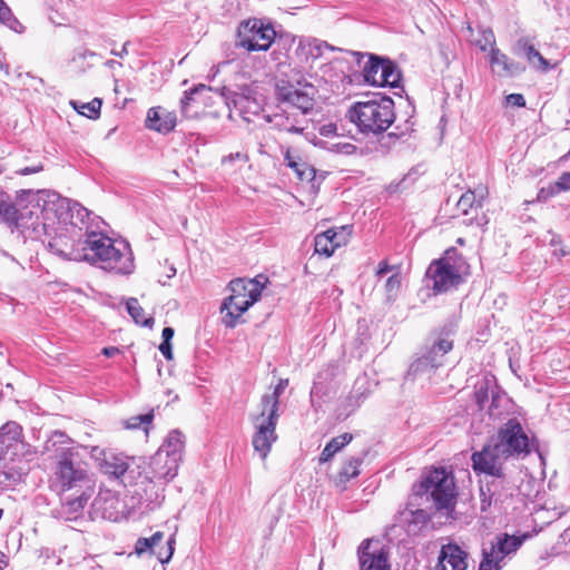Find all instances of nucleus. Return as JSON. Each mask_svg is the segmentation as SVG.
<instances>
[{"instance_id":"1","label":"nucleus","mask_w":570,"mask_h":570,"mask_svg":"<svg viewBox=\"0 0 570 570\" xmlns=\"http://www.w3.org/2000/svg\"><path fill=\"white\" fill-rule=\"evenodd\" d=\"M50 488L59 495L92 491L90 476L76 448L62 446L57 450Z\"/></svg>"},{"instance_id":"2","label":"nucleus","mask_w":570,"mask_h":570,"mask_svg":"<svg viewBox=\"0 0 570 570\" xmlns=\"http://www.w3.org/2000/svg\"><path fill=\"white\" fill-rule=\"evenodd\" d=\"M348 119L364 134H381L395 119L394 101L387 96L375 95L372 99L355 102L347 111Z\"/></svg>"},{"instance_id":"3","label":"nucleus","mask_w":570,"mask_h":570,"mask_svg":"<svg viewBox=\"0 0 570 570\" xmlns=\"http://www.w3.org/2000/svg\"><path fill=\"white\" fill-rule=\"evenodd\" d=\"M263 287L258 277L233 279L229 283L232 294L224 299L220 306V312L224 314L223 323L227 327H235L238 318L261 298Z\"/></svg>"},{"instance_id":"4","label":"nucleus","mask_w":570,"mask_h":570,"mask_svg":"<svg viewBox=\"0 0 570 570\" xmlns=\"http://www.w3.org/2000/svg\"><path fill=\"white\" fill-rule=\"evenodd\" d=\"M315 94V87L296 67L292 68L285 78L278 79L275 86L276 99L299 109L304 115L313 109Z\"/></svg>"},{"instance_id":"5","label":"nucleus","mask_w":570,"mask_h":570,"mask_svg":"<svg viewBox=\"0 0 570 570\" xmlns=\"http://www.w3.org/2000/svg\"><path fill=\"white\" fill-rule=\"evenodd\" d=\"M421 492L430 495L436 510L450 509L455 502L454 478L445 469H434L421 482Z\"/></svg>"},{"instance_id":"6","label":"nucleus","mask_w":570,"mask_h":570,"mask_svg":"<svg viewBox=\"0 0 570 570\" xmlns=\"http://www.w3.org/2000/svg\"><path fill=\"white\" fill-rule=\"evenodd\" d=\"M366 58L363 66V77L366 83L376 87H400L402 73L399 67L389 58L373 53H360Z\"/></svg>"},{"instance_id":"7","label":"nucleus","mask_w":570,"mask_h":570,"mask_svg":"<svg viewBox=\"0 0 570 570\" xmlns=\"http://www.w3.org/2000/svg\"><path fill=\"white\" fill-rule=\"evenodd\" d=\"M508 458L525 456L531 452L529 436L517 419H510L498 431L492 441Z\"/></svg>"},{"instance_id":"8","label":"nucleus","mask_w":570,"mask_h":570,"mask_svg":"<svg viewBox=\"0 0 570 570\" xmlns=\"http://www.w3.org/2000/svg\"><path fill=\"white\" fill-rule=\"evenodd\" d=\"M141 474L142 463L140 458L118 453L109 459V487L112 485L118 493L119 490L116 488L126 489L135 485Z\"/></svg>"},{"instance_id":"9","label":"nucleus","mask_w":570,"mask_h":570,"mask_svg":"<svg viewBox=\"0 0 570 570\" xmlns=\"http://www.w3.org/2000/svg\"><path fill=\"white\" fill-rule=\"evenodd\" d=\"M279 419V413L265 412L261 410L258 414H252L250 421L254 426V434L252 438V445L261 456L266 460L273 444L277 441L276 425Z\"/></svg>"},{"instance_id":"10","label":"nucleus","mask_w":570,"mask_h":570,"mask_svg":"<svg viewBox=\"0 0 570 570\" xmlns=\"http://www.w3.org/2000/svg\"><path fill=\"white\" fill-rule=\"evenodd\" d=\"M107 236L102 232H96L90 226L86 227L85 238H79L73 245L71 256L75 261L88 262L105 268L107 262Z\"/></svg>"},{"instance_id":"11","label":"nucleus","mask_w":570,"mask_h":570,"mask_svg":"<svg viewBox=\"0 0 570 570\" xmlns=\"http://www.w3.org/2000/svg\"><path fill=\"white\" fill-rule=\"evenodd\" d=\"M275 30L269 24H264L258 19L242 22L238 31L236 46L247 51H266L274 41Z\"/></svg>"},{"instance_id":"12","label":"nucleus","mask_w":570,"mask_h":570,"mask_svg":"<svg viewBox=\"0 0 570 570\" xmlns=\"http://www.w3.org/2000/svg\"><path fill=\"white\" fill-rule=\"evenodd\" d=\"M135 271V258L129 242L115 232H109V273L130 275Z\"/></svg>"},{"instance_id":"13","label":"nucleus","mask_w":570,"mask_h":570,"mask_svg":"<svg viewBox=\"0 0 570 570\" xmlns=\"http://www.w3.org/2000/svg\"><path fill=\"white\" fill-rule=\"evenodd\" d=\"M426 276L432 279L435 293L448 292L462 283L460 271L450 258L433 262L428 268Z\"/></svg>"},{"instance_id":"14","label":"nucleus","mask_w":570,"mask_h":570,"mask_svg":"<svg viewBox=\"0 0 570 570\" xmlns=\"http://www.w3.org/2000/svg\"><path fill=\"white\" fill-rule=\"evenodd\" d=\"M508 459L493 442L484 445L481 451L474 452L471 456L474 472L491 476L502 475L504 472L503 464Z\"/></svg>"},{"instance_id":"15","label":"nucleus","mask_w":570,"mask_h":570,"mask_svg":"<svg viewBox=\"0 0 570 570\" xmlns=\"http://www.w3.org/2000/svg\"><path fill=\"white\" fill-rule=\"evenodd\" d=\"M230 102L229 117L234 115L240 117L243 120L249 122L254 116H257L262 110V105L255 97L252 88L244 86L228 98Z\"/></svg>"},{"instance_id":"16","label":"nucleus","mask_w":570,"mask_h":570,"mask_svg":"<svg viewBox=\"0 0 570 570\" xmlns=\"http://www.w3.org/2000/svg\"><path fill=\"white\" fill-rule=\"evenodd\" d=\"M348 234L346 226L341 227L340 230L330 228L317 234L314 242L315 253L331 257L336 248L346 244Z\"/></svg>"},{"instance_id":"17","label":"nucleus","mask_w":570,"mask_h":570,"mask_svg":"<svg viewBox=\"0 0 570 570\" xmlns=\"http://www.w3.org/2000/svg\"><path fill=\"white\" fill-rule=\"evenodd\" d=\"M184 449V435L179 431H171L166 440L155 453V463H163L165 459H169V466L174 469L179 465Z\"/></svg>"},{"instance_id":"18","label":"nucleus","mask_w":570,"mask_h":570,"mask_svg":"<svg viewBox=\"0 0 570 570\" xmlns=\"http://www.w3.org/2000/svg\"><path fill=\"white\" fill-rule=\"evenodd\" d=\"M468 553L456 543L442 546L435 570H465Z\"/></svg>"},{"instance_id":"19","label":"nucleus","mask_w":570,"mask_h":570,"mask_svg":"<svg viewBox=\"0 0 570 570\" xmlns=\"http://www.w3.org/2000/svg\"><path fill=\"white\" fill-rule=\"evenodd\" d=\"M164 533L160 531L155 532L150 538H139L135 544V552L138 556H141L148 551L156 554L158 560L161 563L168 562L174 553V543L175 539L174 537H170L167 541L166 549H161L159 551H156V547L159 544V542L163 540Z\"/></svg>"},{"instance_id":"20","label":"nucleus","mask_w":570,"mask_h":570,"mask_svg":"<svg viewBox=\"0 0 570 570\" xmlns=\"http://www.w3.org/2000/svg\"><path fill=\"white\" fill-rule=\"evenodd\" d=\"M361 570H390L387 554L382 548H372L371 541H364L358 548Z\"/></svg>"},{"instance_id":"21","label":"nucleus","mask_w":570,"mask_h":570,"mask_svg":"<svg viewBox=\"0 0 570 570\" xmlns=\"http://www.w3.org/2000/svg\"><path fill=\"white\" fill-rule=\"evenodd\" d=\"M325 50L334 51L335 48L326 41L315 38H299L295 56L301 62L312 66L315 60L324 55Z\"/></svg>"},{"instance_id":"22","label":"nucleus","mask_w":570,"mask_h":570,"mask_svg":"<svg viewBox=\"0 0 570 570\" xmlns=\"http://www.w3.org/2000/svg\"><path fill=\"white\" fill-rule=\"evenodd\" d=\"M529 538V534L510 535L499 533L490 543V550L503 562L507 557L514 554Z\"/></svg>"},{"instance_id":"23","label":"nucleus","mask_w":570,"mask_h":570,"mask_svg":"<svg viewBox=\"0 0 570 570\" xmlns=\"http://www.w3.org/2000/svg\"><path fill=\"white\" fill-rule=\"evenodd\" d=\"M146 127L150 130L168 134L176 126V116L174 112L161 107H153L147 112Z\"/></svg>"},{"instance_id":"24","label":"nucleus","mask_w":570,"mask_h":570,"mask_svg":"<svg viewBox=\"0 0 570 570\" xmlns=\"http://www.w3.org/2000/svg\"><path fill=\"white\" fill-rule=\"evenodd\" d=\"M92 491H79L75 498L61 499V505L56 510V515L65 520H76L81 515Z\"/></svg>"},{"instance_id":"25","label":"nucleus","mask_w":570,"mask_h":570,"mask_svg":"<svg viewBox=\"0 0 570 570\" xmlns=\"http://www.w3.org/2000/svg\"><path fill=\"white\" fill-rule=\"evenodd\" d=\"M489 62L493 73L499 77H512L523 71V68L512 61L505 53L498 47L490 50Z\"/></svg>"},{"instance_id":"26","label":"nucleus","mask_w":570,"mask_h":570,"mask_svg":"<svg viewBox=\"0 0 570 570\" xmlns=\"http://www.w3.org/2000/svg\"><path fill=\"white\" fill-rule=\"evenodd\" d=\"M109 69L112 71V77L115 81L114 94H115V102L114 107L122 109L126 104L130 100L127 97L128 87L122 80L126 71H129L131 68H125L121 62H118L114 59H109Z\"/></svg>"},{"instance_id":"27","label":"nucleus","mask_w":570,"mask_h":570,"mask_svg":"<svg viewBox=\"0 0 570 570\" xmlns=\"http://www.w3.org/2000/svg\"><path fill=\"white\" fill-rule=\"evenodd\" d=\"M284 164L291 168L302 181H312L315 178V169L302 158L297 150L286 148L284 151Z\"/></svg>"},{"instance_id":"28","label":"nucleus","mask_w":570,"mask_h":570,"mask_svg":"<svg viewBox=\"0 0 570 570\" xmlns=\"http://www.w3.org/2000/svg\"><path fill=\"white\" fill-rule=\"evenodd\" d=\"M514 52L524 56L529 63L538 70L546 71L551 68L549 61L542 57L528 38H520L517 41Z\"/></svg>"},{"instance_id":"29","label":"nucleus","mask_w":570,"mask_h":570,"mask_svg":"<svg viewBox=\"0 0 570 570\" xmlns=\"http://www.w3.org/2000/svg\"><path fill=\"white\" fill-rule=\"evenodd\" d=\"M499 487H502L500 480H491L485 483V485H481L480 488V509L485 512L490 509L492 503H503L507 499H509V492L501 493L499 491Z\"/></svg>"},{"instance_id":"30","label":"nucleus","mask_w":570,"mask_h":570,"mask_svg":"<svg viewBox=\"0 0 570 570\" xmlns=\"http://www.w3.org/2000/svg\"><path fill=\"white\" fill-rule=\"evenodd\" d=\"M264 118L268 124L272 125L273 128L279 131L302 134L305 129L303 126L299 125V121L296 119V117L285 112L266 115L264 116Z\"/></svg>"},{"instance_id":"31","label":"nucleus","mask_w":570,"mask_h":570,"mask_svg":"<svg viewBox=\"0 0 570 570\" xmlns=\"http://www.w3.org/2000/svg\"><path fill=\"white\" fill-rule=\"evenodd\" d=\"M288 385V380L281 379L272 393L264 394L261 399L262 410L278 413L279 397Z\"/></svg>"},{"instance_id":"32","label":"nucleus","mask_w":570,"mask_h":570,"mask_svg":"<svg viewBox=\"0 0 570 570\" xmlns=\"http://www.w3.org/2000/svg\"><path fill=\"white\" fill-rule=\"evenodd\" d=\"M352 440L353 435L351 433H343L338 436L333 438L323 449L320 456V462L325 463L330 461L338 451H341Z\"/></svg>"},{"instance_id":"33","label":"nucleus","mask_w":570,"mask_h":570,"mask_svg":"<svg viewBox=\"0 0 570 570\" xmlns=\"http://www.w3.org/2000/svg\"><path fill=\"white\" fill-rule=\"evenodd\" d=\"M22 436V428L14 421H9L0 428V443L9 448L12 442H19Z\"/></svg>"},{"instance_id":"34","label":"nucleus","mask_w":570,"mask_h":570,"mask_svg":"<svg viewBox=\"0 0 570 570\" xmlns=\"http://www.w3.org/2000/svg\"><path fill=\"white\" fill-rule=\"evenodd\" d=\"M439 366H441V361L424 354L410 365L409 375L416 376L421 373L431 372Z\"/></svg>"},{"instance_id":"35","label":"nucleus","mask_w":570,"mask_h":570,"mask_svg":"<svg viewBox=\"0 0 570 570\" xmlns=\"http://www.w3.org/2000/svg\"><path fill=\"white\" fill-rule=\"evenodd\" d=\"M362 458L351 456L342 465L338 473V481L345 483L360 474V466L362 464Z\"/></svg>"},{"instance_id":"36","label":"nucleus","mask_w":570,"mask_h":570,"mask_svg":"<svg viewBox=\"0 0 570 570\" xmlns=\"http://www.w3.org/2000/svg\"><path fill=\"white\" fill-rule=\"evenodd\" d=\"M127 311L137 324L146 327L153 326L154 318L151 316L147 317L145 315L142 307L139 305L136 298H129L127 301Z\"/></svg>"},{"instance_id":"37","label":"nucleus","mask_w":570,"mask_h":570,"mask_svg":"<svg viewBox=\"0 0 570 570\" xmlns=\"http://www.w3.org/2000/svg\"><path fill=\"white\" fill-rule=\"evenodd\" d=\"M154 420V410L146 414H140L136 416H131L128 420L125 421V428L129 430H135L142 428L146 435L149 433V429L151 426Z\"/></svg>"},{"instance_id":"38","label":"nucleus","mask_w":570,"mask_h":570,"mask_svg":"<svg viewBox=\"0 0 570 570\" xmlns=\"http://www.w3.org/2000/svg\"><path fill=\"white\" fill-rule=\"evenodd\" d=\"M71 104L80 115H83L90 119H96L100 115L102 100L100 98H95L90 102L78 105L76 101H72Z\"/></svg>"},{"instance_id":"39","label":"nucleus","mask_w":570,"mask_h":570,"mask_svg":"<svg viewBox=\"0 0 570 570\" xmlns=\"http://www.w3.org/2000/svg\"><path fill=\"white\" fill-rule=\"evenodd\" d=\"M480 38L471 40L481 51H489L497 48L495 36L491 28H480Z\"/></svg>"},{"instance_id":"40","label":"nucleus","mask_w":570,"mask_h":570,"mask_svg":"<svg viewBox=\"0 0 570 570\" xmlns=\"http://www.w3.org/2000/svg\"><path fill=\"white\" fill-rule=\"evenodd\" d=\"M150 466L153 469L155 478L164 479L166 481L171 480L177 474L178 470V466H175L174 469L169 466V459H165L163 463L156 464L155 454L151 456Z\"/></svg>"},{"instance_id":"41","label":"nucleus","mask_w":570,"mask_h":570,"mask_svg":"<svg viewBox=\"0 0 570 570\" xmlns=\"http://www.w3.org/2000/svg\"><path fill=\"white\" fill-rule=\"evenodd\" d=\"M0 217L8 223L19 220L17 208L9 202V196L3 191H0Z\"/></svg>"},{"instance_id":"42","label":"nucleus","mask_w":570,"mask_h":570,"mask_svg":"<svg viewBox=\"0 0 570 570\" xmlns=\"http://www.w3.org/2000/svg\"><path fill=\"white\" fill-rule=\"evenodd\" d=\"M68 210L70 214L71 223L75 226H78V224L83 225L85 228L89 226L87 224V220L90 218V212L87 208H85L81 204L72 202L68 206Z\"/></svg>"},{"instance_id":"43","label":"nucleus","mask_w":570,"mask_h":570,"mask_svg":"<svg viewBox=\"0 0 570 570\" xmlns=\"http://www.w3.org/2000/svg\"><path fill=\"white\" fill-rule=\"evenodd\" d=\"M453 347L452 341L448 338H440L438 342H435L428 353L426 356L435 357L436 360L441 361V365L443 364V357L444 355L450 352Z\"/></svg>"},{"instance_id":"44","label":"nucleus","mask_w":570,"mask_h":570,"mask_svg":"<svg viewBox=\"0 0 570 570\" xmlns=\"http://www.w3.org/2000/svg\"><path fill=\"white\" fill-rule=\"evenodd\" d=\"M475 206H481V200L476 199V195L472 190H468L464 193L456 203L458 210L462 214H469L470 209H473Z\"/></svg>"},{"instance_id":"45","label":"nucleus","mask_w":570,"mask_h":570,"mask_svg":"<svg viewBox=\"0 0 570 570\" xmlns=\"http://www.w3.org/2000/svg\"><path fill=\"white\" fill-rule=\"evenodd\" d=\"M501 568L502 561L490 549L484 548L479 570H501Z\"/></svg>"},{"instance_id":"46","label":"nucleus","mask_w":570,"mask_h":570,"mask_svg":"<svg viewBox=\"0 0 570 570\" xmlns=\"http://www.w3.org/2000/svg\"><path fill=\"white\" fill-rule=\"evenodd\" d=\"M209 89L210 88H208L206 85L200 83V85L191 88L190 90L185 91L184 97L180 100L183 114L187 115V107H188L189 102L194 99V95H196L200 91H204V90H209Z\"/></svg>"},{"instance_id":"47","label":"nucleus","mask_w":570,"mask_h":570,"mask_svg":"<svg viewBox=\"0 0 570 570\" xmlns=\"http://www.w3.org/2000/svg\"><path fill=\"white\" fill-rule=\"evenodd\" d=\"M570 190V173H563L553 186L550 187L549 195L552 196L560 191Z\"/></svg>"},{"instance_id":"48","label":"nucleus","mask_w":570,"mask_h":570,"mask_svg":"<svg viewBox=\"0 0 570 570\" xmlns=\"http://www.w3.org/2000/svg\"><path fill=\"white\" fill-rule=\"evenodd\" d=\"M0 21L6 23L13 30H17L16 24H19L17 19L12 17L10 9L7 7L3 0H0Z\"/></svg>"},{"instance_id":"49","label":"nucleus","mask_w":570,"mask_h":570,"mask_svg":"<svg viewBox=\"0 0 570 570\" xmlns=\"http://www.w3.org/2000/svg\"><path fill=\"white\" fill-rule=\"evenodd\" d=\"M400 286H401V277L399 274H394L387 278L386 284H385V289H386L389 298H391L392 296H394L397 293V291L400 289Z\"/></svg>"},{"instance_id":"50","label":"nucleus","mask_w":570,"mask_h":570,"mask_svg":"<svg viewBox=\"0 0 570 570\" xmlns=\"http://www.w3.org/2000/svg\"><path fill=\"white\" fill-rule=\"evenodd\" d=\"M328 149L337 154L352 155L355 153L356 146L350 142H337L332 144V146L328 147Z\"/></svg>"},{"instance_id":"51","label":"nucleus","mask_w":570,"mask_h":570,"mask_svg":"<svg viewBox=\"0 0 570 570\" xmlns=\"http://www.w3.org/2000/svg\"><path fill=\"white\" fill-rule=\"evenodd\" d=\"M325 395L324 387L322 383L314 382L313 387L311 390V401L312 404L315 405L317 401H322L323 396Z\"/></svg>"},{"instance_id":"52","label":"nucleus","mask_w":570,"mask_h":570,"mask_svg":"<svg viewBox=\"0 0 570 570\" xmlns=\"http://www.w3.org/2000/svg\"><path fill=\"white\" fill-rule=\"evenodd\" d=\"M492 480H500L501 481V484L502 487H499V491L501 493H507L509 492V498H511L513 495V485L511 484V482L508 480L505 473L503 472L501 476H493Z\"/></svg>"},{"instance_id":"53","label":"nucleus","mask_w":570,"mask_h":570,"mask_svg":"<svg viewBox=\"0 0 570 570\" xmlns=\"http://www.w3.org/2000/svg\"><path fill=\"white\" fill-rule=\"evenodd\" d=\"M318 132L323 137L337 136V126L335 124H325L320 127Z\"/></svg>"},{"instance_id":"54","label":"nucleus","mask_w":570,"mask_h":570,"mask_svg":"<svg viewBox=\"0 0 570 570\" xmlns=\"http://www.w3.org/2000/svg\"><path fill=\"white\" fill-rule=\"evenodd\" d=\"M507 104L517 107H523L525 105L524 97L520 94H510L505 98Z\"/></svg>"},{"instance_id":"55","label":"nucleus","mask_w":570,"mask_h":570,"mask_svg":"<svg viewBox=\"0 0 570 570\" xmlns=\"http://www.w3.org/2000/svg\"><path fill=\"white\" fill-rule=\"evenodd\" d=\"M159 351L167 360H173L171 343L161 342V344L159 345Z\"/></svg>"},{"instance_id":"56","label":"nucleus","mask_w":570,"mask_h":570,"mask_svg":"<svg viewBox=\"0 0 570 570\" xmlns=\"http://www.w3.org/2000/svg\"><path fill=\"white\" fill-rule=\"evenodd\" d=\"M41 170H42V166L37 165V166L23 167V168L19 169L17 173L19 175L27 176V175L39 173Z\"/></svg>"},{"instance_id":"57","label":"nucleus","mask_w":570,"mask_h":570,"mask_svg":"<svg viewBox=\"0 0 570 570\" xmlns=\"http://www.w3.org/2000/svg\"><path fill=\"white\" fill-rule=\"evenodd\" d=\"M475 397L480 407H483L484 400L487 399V391H484L482 385L476 390Z\"/></svg>"},{"instance_id":"58","label":"nucleus","mask_w":570,"mask_h":570,"mask_svg":"<svg viewBox=\"0 0 570 570\" xmlns=\"http://www.w3.org/2000/svg\"><path fill=\"white\" fill-rule=\"evenodd\" d=\"M392 269V267L386 263V262H381L377 266V269H376V275L377 276H383L385 275L387 272H390Z\"/></svg>"},{"instance_id":"59","label":"nucleus","mask_w":570,"mask_h":570,"mask_svg":"<svg viewBox=\"0 0 570 570\" xmlns=\"http://www.w3.org/2000/svg\"><path fill=\"white\" fill-rule=\"evenodd\" d=\"M174 328L171 327H165L163 330V333H161V336H163V342H168L170 343L173 336H174Z\"/></svg>"},{"instance_id":"60","label":"nucleus","mask_w":570,"mask_h":570,"mask_svg":"<svg viewBox=\"0 0 570 570\" xmlns=\"http://www.w3.org/2000/svg\"><path fill=\"white\" fill-rule=\"evenodd\" d=\"M110 53L112 56H116V57H119L122 59L124 56L127 55V42L121 46L120 50H117L116 48H111Z\"/></svg>"},{"instance_id":"61","label":"nucleus","mask_w":570,"mask_h":570,"mask_svg":"<svg viewBox=\"0 0 570 570\" xmlns=\"http://www.w3.org/2000/svg\"><path fill=\"white\" fill-rule=\"evenodd\" d=\"M10 481V474L6 471L0 470V488L8 485V482Z\"/></svg>"},{"instance_id":"62","label":"nucleus","mask_w":570,"mask_h":570,"mask_svg":"<svg viewBox=\"0 0 570 570\" xmlns=\"http://www.w3.org/2000/svg\"><path fill=\"white\" fill-rule=\"evenodd\" d=\"M102 504V499L99 498V499H96L92 503V509H94V513L97 514L100 510V507Z\"/></svg>"},{"instance_id":"63","label":"nucleus","mask_w":570,"mask_h":570,"mask_svg":"<svg viewBox=\"0 0 570 570\" xmlns=\"http://www.w3.org/2000/svg\"><path fill=\"white\" fill-rule=\"evenodd\" d=\"M176 275V268L174 267V265H169L167 267V272H166V277L167 278H171Z\"/></svg>"},{"instance_id":"64","label":"nucleus","mask_w":570,"mask_h":570,"mask_svg":"<svg viewBox=\"0 0 570 570\" xmlns=\"http://www.w3.org/2000/svg\"><path fill=\"white\" fill-rule=\"evenodd\" d=\"M240 157H242V155H240L239 153L230 154L228 157H225V158L223 159V161H226L227 159H228V160H234V159H236V158H240Z\"/></svg>"}]
</instances>
